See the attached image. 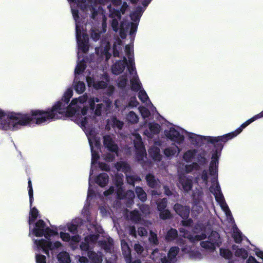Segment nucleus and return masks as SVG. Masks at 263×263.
<instances>
[{
	"label": "nucleus",
	"instance_id": "ddd939ff",
	"mask_svg": "<svg viewBox=\"0 0 263 263\" xmlns=\"http://www.w3.org/2000/svg\"><path fill=\"white\" fill-rule=\"evenodd\" d=\"M263 116H253L252 118L248 120L243 123H242L241 126L237 128L234 132H231L230 133L224 135L226 137L228 138L229 140L233 139V138L237 136L238 134H239L242 130L243 128L248 126L250 124H251L253 121H255L257 119L262 117Z\"/></svg>",
	"mask_w": 263,
	"mask_h": 263
},
{
	"label": "nucleus",
	"instance_id": "de8ad7c7",
	"mask_svg": "<svg viewBox=\"0 0 263 263\" xmlns=\"http://www.w3.org/2000/svg\"><path fill=\"white\" fill-rule=\"evenodd\" d=\"M130 219L133 222H138L141 219V217L139 214V213L138 211L135 210L131 212L130 214Z\"/></svg>",
	"mask_w": 263,
	"mask_h": 263
},
{
	"label": "nucleus",
	"instance_id": "b1692460",
	"mask_svg": "<svg viewBox=\"0 0 263 263\" xmlns=\"http://www.w3.org/2000/svg\"><path fill=\"white\" fill-rule=\"evenodd\" d=\"M30 210L29 212V217L28 221V224H29V229H31V225L37 219L39 212L38 210L35 208L30 207Z\"/></svg>",
	"mask_w": 263,
	"mask_h": 263
},
{
	"label": "nucleus",
	"instance_id": "c9c22d12",
	"mask_svg": "<svg viewBox=\"0 0 263 263\" xmlns=\"http://www.w3.org/2000/svg\"><path fill=\"white\" fill-rule=\"evenodd\" d=\"M138 98L141 102L145 103L146 104L151 102L146 91L143 89L139 91Z\"/></svg>",
	"mask_w": 263,
	"mask_h": 263
},
{
	"label": "nucleus",
	"instance_id": "4468645a",
	"mask_svg": "<svg viewBox=\"0 0 263 263\" xmlns=\"http://www.w3.org/2000/svg\"><path fill=\"white\" fill-rule=\"evenodd\" d=\"M103 142L104 146L110 152L117 153L119 151V147L115 143L112 138L109 135H106L103 137Z\"/></svg>",
	"mask_w": 263,
	"mask_h": 263
},
{
	"label": "nucleus",
	"instance_id": "bf43d9fd",
	"mask_svg": "<svg viewBox=\"0 0 263 263\" xmlns=\"http://www.w3.org/2000/svg\"><path fill=\"white\" fill-rule=\"evenodd\" d=\"M114 118L112 119L114 121V125L117 126L119 129H121L123 126V122L122 121H120L119 120H117L116 117V116H113Z\"/></svg>",
	"mask_w": 263,
	"mask_h": 263
},
{
	"label": "nucleus",
	"instance_id": "f03ea898",
	"mask_svg": "<svg viewBox=\"0 0 263 263\" xmlns=\"http://www.w3.org/2000/svg\"><path fill=\"white\" fill-rule=\"evenodd\" d=\"M86 93L72 100L67 106L63 100L56 102L51 107L46 110L35 109L31 110V115H86L88 113L94 112V115H101L104 105L100 103L98 98H92L89 100V107H84L83 104L88 100Z\"/></svg>",
	"mask_w": 263,
	"mask_h": 263
},
{
	"label": "nucleus",
	"instance_id": "20e7f679",
	"mask_svg": "<svg viewBox=\"0 0 263 263\" xmlns=\"http://www.w3.org/2000/svg\"><path fill=\"white\" fill-rule=\"evenodd\" d=\"M132 3H140L143 7L138 6L130 13V18L134 21L133 23H129L128 21H123L121 24V35L122 37H125L126 32L129 30L132 39H134V35L137 31L138 24L143 12L144 11L146 7L148 5L152 0H130Z\"/></svg>",
	"mask_w": 263,
	"mask_h": 263
},
{
	"label": "nucleus",
	"instance_id": "a19ab883",
	"mask_svg": "<svg viewBox=\"0 0 263 263\" xmlns=\"http://www.w3.org/2000/svg\"><path fill=\"white\" fill-rule=\"evenodd\" d=\"M73 95V91L71 88H68L65 92L62 99L61 100H63V102L65 104H67L70 100V99Z\"/></svg>",
	"mask_w": 263,
	"mask_h": 263
},
{
	"label": "nucleus",
	"instance_id": "1a4fd4ad",
	"mask_svg": "<svg viewBox=\"0 0 263 263\" xmlns=\"http://www.w3.org/2000/svg\"><path fill=\"white\" fill-rule=\"evenodd\" d=\"M110 36L108 34L102 36L100 46L95 48L96 53L99 57L100 61L105 59V60L107 61L111 57V54L109 52L110 49Z\"/></svg>",
	"mask_w": 263,
	"mask_h": 263
},
{
	"label": "nucleus",
	"instance_id": "9b49d317",
	"mask_svg": "<svg viewBox=\"0 0 263 263\" xmlns=\"http://www.w3.org/2000/svg\"><path fill=\"white\" fill-rule=\"evenodd\" d=\"M164 134L166 137L172 141L180 144L184 140L183 135L176 129L174 127H171L168 129L164 130Z\"/></svg>",
	"mask_w": 263,
	"mask_h": 263
},
{
	"label": "nucleus",
	"instance_id": "0eeeda50",
	"mask_svg": "<svg viewBox=\"0 0 263 263\" xmlns=\"http://www.w3.org/2000/svg\"><path fill=\"white\" fill-rule=\"evenodd\" d=\"M113 55L115 57H122L123 56V60L116 61L111 66L112 73L118 75L123 72L125 68H127L129 65V59H128L127 61L126 58L123 55L122 41L118 37L115 39L114 43ZM127 57H128L127 56Z\"/></svg>",
	"mask_w": 263,
	"mask_h": 263
},
{
	"label": "nucleus",
	"instance_id": "69168bd1",
	"mask_svg": "<svg viewBox=\"0 0 263 263\" xmlns=\"http://www.w3.org/2000/svg\"><path fill=\"white\" fill-rule=\"evenodd\" d=\"M215 198L217 202H221L224 200V197L222 193L217 194V193H214Z\"/></svg>",
	"mask_w": 263,
	"mask_h": 263
},
{
	"label": "nucleus",
	"instance_id": "e433bc0d",
	"mask_svg": "<svg viewBox=\"0 0 263 263\" xmlns=\"http://www.w3.org/2000/svg\"><path fill=\"white\" fill-rule=\"evenodd\" d=\"M232 237L234 239V241L237 243H240L242 241V233L237 229L236 230H234Z\"/></svg>",
	"mask_w": 263,
	"mask_h": 263
},
{
	"label": "nucleus",
	"instance_id": "6ab92c4d",
	"mask_svg": "<svg viewBox=\"0 0 263 263\" xmlns=\"http://www.w3.org/2000/svg\"><path fill=\"white\" fill-rule=\"evenodd\" d=\"M179 182L181 184L183 190L186 192L190 191L193 187L192 181L186 176L179 177Z\"/></svg>",
	"mask_w": 263,
	"mask_h": 263
},
{
	"label": "nucleus",
	"instance_id": "7c9ffc66",
	"mask_svg": "<svg viewBox=\"0 0 263 263\" xmlns=\"http://www.w3.org/2000/svg\"><path fill=\"white\" fill-rule=\"evenodd\" d=\"M125 176L127 183L133 186H135V182H140L141 181L140 177L137 175H129L126 174Z\"/></svg>",
	"mask_w": 263,
	"mask_h": 263
},
{
	"label": "nucleus",
	"instance_id": "79ce46f5",
	"mask_svg": "<svg viewBox=\"0 0 263 263\" xmlns=\"http://www.w3.org/2000/svg\"><path fill=\"white\" fill-rule=\"evenodd\" d=\"M28 195L29 197V203L30 206L31 207L32 206V203L33 202V191L32 186V182L30 178L28 179Z\"/></svg>",
	"mask_w": 263,
	"mask_h": 263
},
{
	"label": "nucleus",
	"instance_id": "f3484780",
	"mask_svg": "<svg viewBox=\"0 0 263 263\" xmlns=\"http://www.w3.org/2000/svg\"><path fill=\"white\" fill-rule=\"evenodd\" d=\"M147 105L149 108L148 109L142 106H140L138 108L141 115H156V114L160 115L151 102H149Z\"/></svg>",
	"mask_w": 263,
	"mask_h": 263
},
{
	"label": "nucleus",
	"instance_id": "49530a36",
	"mask_svg": "<svg viewBox=\"0 0 263 263\" xmlns=\"http://www.w3.org/2000/svg\"><path fill=\"white\" fill-rule=\"evenodd\" d=\"M159 212V217L161 219L166 220L172 217L171 212L167 209L160 211Z\"/></svg>",
	"mask_w": 263,
	"mask_h": 263
},
{
	"label": "nucleus",
	"instance_id": "13d9d810",
	"mask_svg": "<svg viewBox=\"0 0 263 263\" xmlns=\"http://www.w3.org/2000/svg\"><path fill=\"white\" fill-rule=\"evenodd\" d=\"M60 237L63 241L68 242L70 240V236L68 233L60 232Z\"/></svg>",
	"mask_w": 263,
	"mask_h": 263
},
{
	"label": "nucleus",
	"instance_id": "680f3d73",
	"mask_svg": "<svg viewBox=\"0 0 263 263\" xmlns=\"http://www.w3.org/2000/svg\"><path fill=\"white\" fill-rule=\"evenodd\" d=\"M193 223V221L191 218L183 219L181 221V224L184 227H190Z\"/></svg>",
	"mask_w": 263,
	"mask_h": 263
},
{
	"label": "nucleus",
	"instance_id": "5701e85b",
	"mask_svg": "<svg viewBox=\"0 0 263 263\" xmlns=\"http://www.w3.org/2000/svg\"><path fill=\"white\" fill-rule=\"evenodd\" d=\"M145 180L147 185L152 189H155L157 186L158 179H156L155 176L151 174L148 173L145 176Z\"/></svg>",
	"mask_w": 263,
	"mask_h": 263
},
{
	"label": "nucleus",
	"instance_id": "e2e57ef3",
	"mask_svg": "<svg viewBox=\"0 0 263 263\" xmlns=\"http://www.w3.org/2000/svg\"><path fill=\"white\" fill-rule=\"evenodd\" d=\"M201 178L203 181L205 183L207 184L209 181V177L208 175V172L206 170H204L202 172Z\"/></svg>",
	"mask_w": 263,
	"mask_h": 263
},
{
	"label": "nucleus",
	"instance_id": "4be33fe9",
	"mask_svg": "<svg viewBox=\"0 0 263 263\" xmlns=\"http://www.w3.org/2000/svg\"><path fill=\"white\" fill-rule=\"evenodd\" d=\"M148 128L150 133H148L149 135L147 136L152 138L154 135L159 134L161 126L158 123L152 122L148 124Z\"/></svg>",
	"mask_w": 263,
	"mask_h": 263
},
{
	"label": "nucleus",
	"instance_id": "5fc2aeb1",
	"mask_svg": "<svg viewBox=\"0 0 263 263\" xmlns=\"http://www.w3.org/2000/svg\"><path fill=\"white\" fill-rule=\"evenodd\" d=\"M210 175L212 176L216 177V178H217L218 176V167L214 166L213 167L212 166H209V168Z\"/></svg>",
	"mask_w": 263,
	"mask_h": 263
},
{
	"label": "nucleus",
	"instance_id": "a878e982",
	"mask_svg": "<svg viewBox=\"0 0 263 263\" xmlns=\"http://www.w3.org/2000/svg\"><path fill=\"white\" fill-rule=\"evenodd\" d=\"M134 146L138 151L142 152H145V147L140 135L138 134L136 137V139L134 141Z\"/></svg>",
	"mask_w": 263,
	"mask_h": 263
},
{
	"label": "nucleus",
	"instance_id": "393cba45",
	"mask_svg": "<svg viewBox=\"0 0 263 263\" xmlns=\"http://www.w3.org/2000/svg\"><path fill=\"white\" fill-rule=\"evenodd\" d=\"M233 250H236L235 254L237 257H241L244 259H246L248 256V252L244 248H238V246L233 245L232 247Z\"/></svg>",
	"mask_w": 263,
	"mask_h": 263
},
{
	"label": "nucleus",
	"instance_id": "0e129e2a",
	"mask_svg": "<svg viewBox=\"0 0 263 263\" xmlns=\"http://www.w3.org/2000/svg\"><path fill=\"white\" fill-rule=\"evenodd\" d=\"M134 250L139 254H141L144 250L143 247L139 243L135 244Z\"/></svg>",
	"mask_w": 263,
	"mask_h": 263
},
{
	"label": "nucleus",
	"instance_id": "f257e3e1",
	"mask_svg": "<svg viewBox=\"0 0 263 263\" xmlns=\"http://www.w3.org/2000/svg\"><path fill=\"white\" fill-rule=\"evenodd\" d=\"M76 23V33L79 49L86 51L88 48V36L87 28L90 27L91 38L94 41H98L101 34L106 30L107 15L112 20L110 24L112 29L116 32L119 30L121 38L126 37L129 31L126 32L125 37L121 35V24L119 20L121 15L127 10L128 6L126 2L122 0H68ZM131 20H132L131 18ZM127 21L123 20V21ZM132 22L129 23L134 22Z\"/></svg>",
	"mask_w": 263,
	"mask_h": 263
},
{
	"label": "nucleus",
	"instance_id": "a211bd4d",
	"mask_svg": "<svg viewBox=\"0 0 263 263\" xmlns=\"http://www.w3.org/2000/svg\"><path fill=\"white\" fill-rule=\"evenodd\" d=\"M121 247L123 255L126 263H130L132 259L130 249L127 243L124 241H121Z\"/></svg>",
	"mask_w": 263,
	"mask_h": 263
},
{
	"label": "nucleus",
	"instance_id": "864d4df0",
	"mask_svg": "<svg viewBox=\"0 0 263 263\" xmlns=\"http://www.w3.org/2000/svg\"><path fill=\"white\" fill-rule=\"evenodd\" d=\"M124 197L128 199L129 200L133 202L134 199L135 197L134 191L130 190L127 191L125 193Z\"/></svg>",
	"mask_w": 263,
	"mask_h": 263
},
{
	"label": "nucleus",
	"instance_id": "c756f323",
	"mask_svg": "<svg viewBox=\"0 0 263 263\" xmlns=\"http://www.w3.org/2000/svg\"><path fill=\"white\" fill-rule=\"evenodd\" d=\"M197 153V150L195 149H190L187 151L183 156V160L187 163L190 162L195 157V154Z\"/></svg>",
	"mask_w": 263,
	"mask_h": 263
},
{
	"label": "nucleus",
	"instance_id": "72a5a7b5",
	"mask_svg": "<svg viewBox=\"0 0 263 263\" xmlns=\"http://www.w3.org/2000/svg\"><path fill=\"white\" fill-rule=\"evenodd\" d=\"M149 153L151 156L155 160H160L162 156L160 154V150L157 147H154L150 149Z\"/></svg>",
	"mask_w": 263,
	"mask_h": 263
},
{
	"label": "nucleus",
	"instance_id": "39448f33",
	"mask_svg": "<svg viewBox=\"0 0 263 263\" xmlns=\"http://www.w3.org/2000/svg\"><path fill=\"white\" fill-rule=\"evenodd\" d=\"M136 33V32H135L134 35L133 39H132V37L130 35L131 43L129 45H126L124 51L125 55L127 56L129 59V65L127 66V71L130 74L131 88L135 91H138L143 89V88L136 70L134 57L133 42Z\"/></svg>",
	"mask_w": 263,
	"mask_h": 263
},
{
	"label": "nucleus",
	"instance_id": "8fccbe9b",
	"mask_svg": "<svg viewBox=\"0 0 263 263\" xmlns=\"http://www.w3.org/2000/svg\"><path fill=\"white\" fill-rule=\"evenodd\" d=\"M90 145L91 152V163L93 164L100 158V156L97 152L93 150L91 143H90Z\"/></svg>",
	"mask_w": 263,
	"mask_h": 263
},
{
	"label": "nucleus",
	"instance_id": "09e8293b",
	"mask_svg": "<svg viewBox=\"0 0 263 263\" xmlns=\"http://www.w3.org/2000/svg\"><path fill=\"white\" fill-rule=\"evenodd\" d=\"M128 82V79L126 76H122L119 78L118 80V85L120 88L125 87Z\"/></svg>",
	"mask_w": 263,
	"mask_h": 263
},
{
	"label": "nucleus",
	"instance_id": "2eb2a0df",
	"mask_svg": "<svg viewBox=\"0 0 263 263\" xmlns=\"http://www.w3.org/2000/svg\"><path fill=\"white\" fill-rule=\"evenodd\" d=\"M174 210L182 219H186L189 218L190 213V208L189 206L176 203L174 206Z\"/></svg>",
	"mask_w": 263,
	"mask_h": 263
},
{
	"label": "nucleus",
	"instance_id": "f8f14e48",
	"mask_svg": "<svg viewBox=\"0 0 263 263\" xmlns=\"http://www.w3.org/2000/svg\"><path fill=\"white\" fill-rule=\"evenodd\" d=\"M188 137L194 144L200 145L203 144L204 141L209 144L213 142V141L216 139L215 137L200 136L192 133H190Z\"/></svg>",
	"mask_w": 263,
	"mask_h": 263
},
{
	"label": "nucleus",
	"instance_id": "58836bf2",
	"mask_svg": "<svg viewBox=\"0 0 263 263\" xmlns=\"http://www.w3.org/2000/svg\"><path fill=\"white\" fill-rule=\"evenodd\" d=\"M179 252V248L177 247H172L170 248L167 253V257L172 261L174 259Z\"/></svg>",
	"mask_w": 263,
	"mask_h": 263
},
{
	"label": "nucleus",
	"instance_id": "cd10ccee",
	"mask_svg": "<svg viewBox=\"0 0 263 263\" xmlns=\"http://www.w3.org/2000/svg\"><path fill=\"white\" fill-rule=\"evenodd\" d=\"M208 239L213 242L215 246H219L221 243L220 236L218 233L215 231H212L208 237Z\"/></svg>",
	"mask_w": 263,
	"mask_h": 263
},
{
	"label": "nucleus",
	"instance_id": "4c0bfd02",
	"mask_svg": "<svg viewBox=\"0 0 263 263\" xmlns=\"http://www.w3.org/2000/svg\"><path fill=\"white\" fill-rule=\"evenodd\" d=\"M42 241L49 245L48 248L50 250L58 249L62 246V243L59 241H56L53 243L51 241H48L46 239H43Z\"/></svg>",
	"mask_w": 263,
	"mask_h": 263
},
{
	"label": "nucleus",
	"instance_id": "603ef678",
	"mask_svg": "<svg viewBox=\"0 0 263 263\" xmlns=\"http://www.w3.org/2000/svg\"><path fill=\"white\" fill-rule=\"evenodd\" d=\"M52 230L48 227H46L43 231V236L47 239V240L50 241L51 236H52Z\"/></svg>",
	"mask_w": 263,
	"mask_h": 263
},
{
	"label": "nucleus",
	"instance_id": "dca6fc26",
	"mask_svg": "<svg viewBox=\"0 0 263 263\" xmlns=\"http://www.w3.org/2000/svg\"><path fill=\"white\" fill-rule=\"evenodd\" d=\"M46 226V223L43 220L39 219L34 223V227L31 232L36 237H42L44 235L43 231Z\"/></svg>",
	"mask_w": 263,
	"mask_h": 263
},
{
	"label": "nucleus",
	"instance_id": "052dcab7",
	"mask_svg": "<svg viewBox=\"0 0 263 263\" xmlns=\"http://www.w3.org/2000/svg\"><path fill=\"white\" fill-rule=\"evenodd\" d=\"M99 167L102 171L109 172L110 171V168L108 164L105 162H100L99 164Z\"/></svg>",
	"mask_w": 263,
	"mask_h": 263
},
{
	"label": "nucleus",
	"instance_id": "2f4dec72",
	"mask_svg": "<svg viewBox=\"0 0 263 263\" xmlns=\"http://www.w3.org/2000/svg\"><path fill=\"white\" fill-rule=\"evenodd\" d=\"M88 257L92 263H101L102 261V257L93 251H89L88 252Z\"/></svg>",
	"mask_w": 263,
	"mask_h": 263
},
{
	"label": "nucleus",
	"instance_id": "423d86ee",
	"mask_svg": "<svg viewBox=\"0 0 263 263\" xmlns=\"http://www.w3.org/2000/svg\"><path fill=\"white\" fill-rule=\"evenodd\" d=\"M86 80L89 87H92L95 89L105 88L106 92L109 95H111L114 90L113 86L108 85L109 77L104 71L89 72Z\"/></svg>",
	"mask_w": 263,
	"mask_h": 263
},
{
	"label": "nucleus",
	"instance_id": "774afa93",
	"mask_svg": "<svg viewBox=\"0 0 263 263\" xmlns=\"http://www.w3.org/2000/svg\"><path fill=\"white\" fill-rule=\"evenodd\" d=\"M138 234L141 236H145L147 234V230L143 227H140L138 229Z\"/></svg>",
	"mask_w": 263,
	"mask_h": 263
},
{
	"label": "nucleus",
	"instance_id": "3c124183",
	"mask_svg": "<svg viewBox=\"0 0 263 263\" xmlns=\"http://www.w3.org/2000/svg\"><path fill=\"white\" fill-rule=\"evenodd\" d=\"M202 247L208 249H214L215 246L210 240L208 241H203L201 242Z\"/></svg>",
	"mask_w": 263,
	"mask_h": 263
},
{
	"label": "nucleus",
	"instance_id": "37998d69",
	"mask_svg": "<svg viewBox=\"0 0 263 263\" xmlns=\"http://www.w3.org/2000/svg\"><path fill=\"white\" fill-rule=\"evenodd\" d=\"M177 149H178L177 146L166 148L164 150V154L167 157L173 156L176 153Z\"/></svg>",
	"mask_w": 263,
	"mask_h": 263
},
{
	"label": "nucleus",
	"instance_id": "9d476101",
	"mask_svg": "<svg viewBox=\"0 0 263 263\" xmlns=\"http://www.w3.org/2000/svg\"><path fill=\"white\" fill-rule=\"evenodd\" d=\"M215 138L216 139L213 141V142L210 143L209 144H212L214 147L213 153L211 158L212 160H214V162L218 163L219 158L221 155L223 146L229 139L224 135L215 137Z\"/></svg>",
	"mask_w": 263,
	"mask_h": 263
},
{
	"label": "nucleus",
	"instance_id": "f704fd0d",
	"mask_svg": "<svg viewBox=\"0 0 263 263\" xmlns=\"http://www.w3.org/2000/svg\"><path fill=\"white\" fill-rule=\"evenodd\" d=\"M43 239H36L35 240V243L37 245V247L39 248H41L43 250V251L47 255H49V250H50L49 248H48L49 245L44 243L42 242V240Z\"/></svg>",
	"mask_w": 263,
	"mask_h": 263
},
{
	"label": "nucleus",
	"instance_id": "ea45409f",
	"mask_svg": "<svg viewBox=\"0 0 263 263\" xmlns=\"http://www.w3.org/2000/svg\"><path fill=\"white\" fill-rule=\"evenodd\" d=\"M138 104L139 103L135 97H131L128 101V105L124 107V109L129 110L130 109L136 107Z\"/></svg>",
	"mask_w": 263,
	"mask_h": 263
},
{
	"label": "nucleus",
	"instance_id": "6e6552de",
	"mask_svg": "<svg viewBox=\"0 0 263 263\" xmlns=\"http://www.w3.org/2000/svg\"><path fill=\"white\" fill-rule=\"evenodd\" d=\"M77 45L78 44H77ZM78 62L77 63V66L74 70L75 78L73 81V86L75 91L79 94H81L84 92L86 89L85 84L83 82L80 81L79 80L78 75L82 73L86 68V64L84 60V59H80L81 52L82 53H86L88 49L89 46L88 45V48L86 51H82L79 49V46H78Z\"/></svg>",
	"mask_w": 263,
	"mask_h": 263
},
{
	"label": "nucleus",
	"instance_id": "c03bdc74",
	"mask_svg": "<svg viewBox=\"0 0 263 263\" xmlns=\"http://www.w3.org/2000/svg\"><path fill=\"white\" fill-rule=\"evenodd\" d=\"M167 200L165 198H163L157 202V209L159 211L165 210L167 206Z\"/></svg>",
	"mask_w": 263,
	"mask_h": 263
},
{
	"label": "nucleus",
	"instance_id": "aec40b11",
	"mask_svg": "<svg viewBox=\"0 0 263 263\" xmlns=\"http://www.w3.org/2000/svg\"><path fill=\"white\" fill-rule=\"evenodd\" d=\"M109 176L105 173L99 174L95 179V182L101 187H104L108 183Z\"/></svg>",
	"mask_w": 263,
	"mask_h": 263
},
{
	"label": "nucleus",
	"instance_id": "7ed1b4c3",
	"mask_svg": "<svg viewBox=\"0 0 263 263\" xmlns=\"http://www.w3.org/2000/svg\"><path fill=\"white\" fill-rule=\"evenodd\" d=\"M0 116V129L16 130L21 126H31L34 124H41L58 119L68 120L73 121V116H40L32 118L33 116Z\"/></svg>",
	"mask_w": 263,
	"mask_h": 263
},
{
	"label": "nucleus",
	"instance_id": "4d7b16f0",
	"mask_svg": "<svg viewBox=\"0 0 263 263\" xmlns=\"http://www.w3.org/2000/svg\"><path fill=\"white\" fill-rule=\"evenodd\" d=\"M115 185L119 189L122 187L123 185V179L121 177L117 176L115 180Z\"/></svg>",
	"mask_w": 263,
	"mask_h": 263
},
{
	"label": "nucleus",
	"instance_id": "a18cd8bd",
	"mask_svg": "<svg viewBox=\"0 0 263 263\" xmlns=\"http://www.w3.org/2000/svg\"><path fill=\"white\" fill-rule=\"evenodd\" d=\"M220 254L221 256L226 259H230L232 256V252L227 249L220 248Z\"/></svg>",
	"mask_w": 263,
	"mask_h": 263
},
{
	"label": "nucleus",
	"instance_id": "412c9836",
	"mask_svg": "<svg viewBox=\"0 0 263 263\" xmlns=\"http://www.w3.org/2000/svg\"><path fill=\"white\" fill-rule=\"evenodd\" d=\"M115 167L117 171H121L122 172H123L125 175L127 174L128 173L130 172L132 170L131 167L130 166L129 164H128L127 162L124 161L117 162L115 164Z\"/></svg>",
	"mask_w": 263,
	"mask_h": 263
},
{
	"label": "nucleus",
	"instance_id": "bb28decb",
	"mask_svg": "<svg viewBox=\"0 0 263 263\" xmlns=\"http://www.w3.org/2000/svg\"><path fill=\"white\" fill-rule=\"evenodd\" d=\"M135 193L137 198L142 202H145L147 199V194L142 187L137 186L135 187Z\"/></svg>",
	"mask_w": 263,
	"mask_h": 263
},
{
	"label": "nucleus",
	"instance_id": "c85d7f7f",
	"mask_svg": "<svg viewBox=\"0 0 263 263\" xmlns=\"http://www.w3.org/2000/svg\"><path fill=\"white\" fill-rule=\"evenodd\" d=\"M178 236V232L176 229L171 228L165 235V240L171 241L176 239Z\"/></svg>",
	"mask_w": 263,
	"mask_h": 263
},
{
	"label": "nucleus",
	"instance_id": "338daca9",
	"mask_svg": "<svg viewBox=\"0 0 263 263\" xmlns=\"http://www.w3.org/2000/svg\"><path fill=\"white\" fill-rule=\"evenodd\" d=\"M80 249L82 251H88L89 248V245L87 242H82L80 246Z\"/></svg>",
	"mask_w": 263,
	"mask_h": 263
},
{
	"label": "nucleus",
	"instance_id": "473e14b6",
	"mask_svg": "<svg viewBox=\"0 0 263 263\" xmlns=\"http://www.w3.org/2000/svg\"><path fill=\"white\" fill-rule=\"evenodd\" d=\"M58 258L60 263H70V259L67 252H61L58 255Z\"/></svg>",
	"mask_w": 263,
	"mask_h": 263
},
{
	"label": "nucleus",
	"instance_id": "6e6d98bb",
	"mask_svg": "<svg viewBox=\"0 0 263 263\" xmlns=\"http://www.w3.org/2000/svg\"><path fill=\"white\" fill-rule=\"evenodd\" d=\"M35 257L36 263H46V258L45 255L36 254Z\"/></svg>",
	"mask_w": 263,
	"mask_h": 263
}]
</instances>
